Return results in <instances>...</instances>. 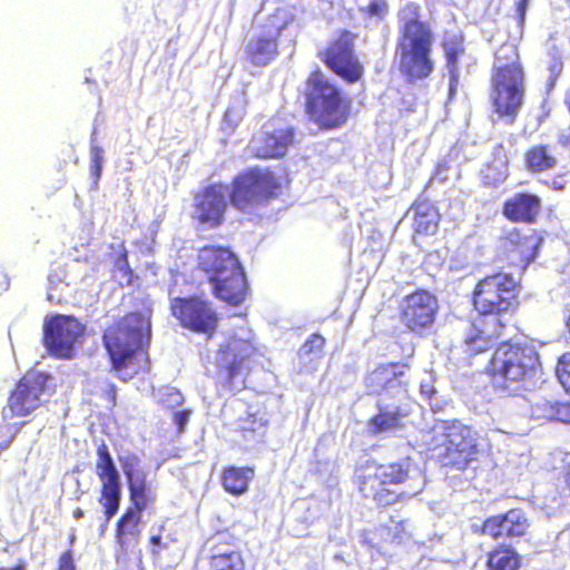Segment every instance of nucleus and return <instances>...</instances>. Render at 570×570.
Here are the masks:
<instances>
[{
    "mask_svg": "<svg viewBox=\"0 0 570 570\" xmlns=\"http://www.w3.org/2000/svg\"><path fill=\"white\" fill-rule=\"evenodd\" d=\"M413 210V232L419 235H433L438 232L441 214L432 202L426 198L415 199L411 206Z\"/></svg>",
    "mask_w": 570,
    "mask_h": 570,
    "instance_id": "cd10ccee",
    "label": "nucleus"
},
{
    "mask_svg": "<svg viewBox=\"0 0 570 570\" xmlns=\"http://www.w3.org/2000/svg\"><path fill=\"white\" fill-rule=\"evenodd\" d=\"M522 558L510 544H497L487 553V570H520Z\"/></svg>",
    "mask_w": 570,
    "mask_h": 570,
    "instance_id": "7c9ffc66",
    "label": "nucleus"
},
{
    "mask_svg": "<svg viewBox=\"0 0 570 570\" xmlns=\"http://www.w3.org/2000/svg\"><path fill=\"white\" fill-rule=\"evenodd\" d=\"M443 50L448 70L451 75L455 76L458 73L459 57L464 52L463 45L461 40L453 39L443 43Z\"/></svg>",
    "mask_w": 570,
    "mask_h": 570,
    "instance_id": "72a5a7b5",
    "label": "nucleus"
},
{
    "mask_svg": "<svg viewBox=\"0 0 570 570\" xmlns=\"http://www.w3.org/2000/svg\"><path fill=\"white\" fill-rule=\"evenodd\" d=\"M410 367L409 361L379 364L364 376L367 394L382 395L394 390L396 395L406 397L407 383L403 377Z\"/></svg>",
    "mask_w": 570,
    "mask_h": 570,
    "instance_id": "5701e85b",
    "label": "nucleus"
},
{
    "mask_svg": "<svg viewBox=\"0 0 570 570\" xmlns=\"http://www.w3.org/2000/svg\"><path fill=\"white\" fill-rule=\"evenodd\" d=\"M0 570H27V562L26 560L20 559L13 567L0 568Z\"/></svg>",
    "mask_w": 570,
    "mask_h": 570,
    "instance_id": "8fccbe9b",
    "label": "nucleus"
},
{
    "mask_svg": "<svg viewBox=\"0 0 570 570\" xmlns=\"http://www.w3.org/2000/svg\"><path fill=\"white\" fill-rule=\"evenodd\" d=\"M357 35L348 29H340L327 46L318 52L321 61L346 83L363 79L365 68L355 51Z\"/></svg>",
    "mask_w": 570,
    "mask_h": 570,
    "instance_id": "f8f14e48",
    "label": "nucleus"
},
{
    "mask_svg": "<svg viewBox=\"0 0 570 570\" xmlns=\"http://www.w3.org/2000/svg\"><path fill=\"white\" fill-rule=\"evenodd\" d=\"M550 69L558 76L562 70V62L560 60L554 61Z\"/></svg>",
    "mask_w": 570,
    "mask_h": 570,
    "instance_id": "3c124183",
    "label": "nucleus"
},
{
    "mask_svg": "<svg viewBox=\"0 0 570 570\" xmlns=\"http://www.w3.org/2000/svg\"><path fill=\"white\" fill-rule=\"evenodd\" d=\"M501 212L510 223L533 225L542 213V199L530 191H518L503 202Z\"/></svg>",
    "mask_w": 570,
    "mask_h": 570,
    "instance_id": "393cba45",
    "label": "nucleus"
},
{
    "mask_svg": "<svg viewBox=\"0 0 570 570\" xmlns=\"http://www.w3.org/2000/svg\"><path fill=\"white\" fill-rule=\"evenodd\" d=\"M354 483L360 495L379 508L404 503L422 491L409 456L361 466Z\"/></svg>",
    "mask_w": 570,
    "mask_h": 570,
    "instance_id": "7ed1b4c3",
    "label": "nucleus"
},
{
    "mask_svg": "<svg viewBox=\"0 0 570 570\" xmlns=\"http://www.w3.org/2000/svg\"><path fill=\"white\" fill-rule=\"evenodd\" d=\"M197 267L207 275L213 295L229 306H240L249 283L237 255L226 246L205 245L197 252Z\"/></svg>",
    "mask_w": 570,
    "mask_h": 570,
    "instance_id": "423d86ee",
    "label": "nucleus"
},
{
    "mask_svg": "<svg viewBox=\"0 0 570 570\" xmlns=\"http://www.w3.org/2000/svg\"><path fill=\"white\" fill-rule=\"evenodd\" d=\"M164 529H165V525L160 524L159 532L157 534H153L149 537V543L153 546V548L150 549V552L154 556L159 554L160 548L165 547V544L163 543L161 534H160Z\"/></svg>",
    "mask_w": 570,
    "mask_h": 570,
    "instance_id": "a18cd8bd",
    "label": "nucleus"
},
{
    "mask_svg": "<svg viewBox=\"0 0 570 570\" xmlns=\"http://www.w3.org/2000/svg\"><path fill=\"white\" fill-rule=\"evenodd\" d=\"M325 346V338L318 334H312L299 347V355L309 356L315 353H320L323 351Z\"/></svg>",
    "mask_w": 570,
    "mask_h": 570,
    "instance_id": "c9c22d12",
    "label": "nucleus"
},
{
    "mask_svg": "<svg viewBox=\"0 0 570 570\" xmlns=\"http://www.w3.org/2000/svg\"><path fill=\"white\" fill-rule=\"evenodd\" d=\"M397 37L394 58L400 73L409 82L429 78L435 69V35L419 2L407 1L396 13Z\"/></svg>",
    "mask_w": 570,
    "mask_h": 570,
    "instance_id": "f03ea898",
    "label": "nucleus"
},
{
    "mask_svg": "<svg viewBox=\"0 0 570 570\" xmlns=\"http://www.w3.org/2000/svg\"><path fill=\"white\" fill-rule=\"evenodd\" d=\"M284 188V179L269 167H249L233 177L228 194L223 183L196 190L190 216L197 225L215 229L225 223L228 205L243 215H257L281 197Z\"/></svg>",
    "mask_w": 570,
    "mask_h": 570,
    "instance_id": "f257e3e1",
    "label": "nucleus"
},
{
    "mask_svg": "<svg viewBox=\"0 0 570 570\" xmlns=\"http://www.w3.org/2000/svg\"><path fill=\"white\" fill-rule=\"evenodd\" d=\"M522 281L508 272H494L481 277L470 293L476 315L507 322L520 307Z\"/></svg>",
    "mask_w": 570,
    "mask_h": 570,
    "instance_id": "1a4fd4ad",
    "label": "nucleus"
},
{
    "mask_svg": "<svg viewBox=\"0 0 570 570\" xmlns=\"http://www.w3.org/2000/svg\"><path fill=\"white\" fill-rule=\"evenodd\" d=\"M150 331V317L137 311L125 314L105 330L104 345L115 371L121 373L134 364L140 353L146 355Z\"/></svg>",
    "mask_w": 570,
    "mask_h": 570,
    "instance_id": "6e6552de",
    "label": "nucleus"
},
{
    "mask_svg": "<svg viewBox=\"0 0 570 570\" xmlns=\"http://www.w3.org/2000/svg\"><path fill=\"white\" fill-rule=\"evenodd\" d=\"M121 468L128 484L130 501L128 508L142 513L156 501V493L147 480V472L140 466L136 455L127 456L121 461Z\"/></svg>",
    "mask_w": 570,
    "mask_h": 570,
    "instance_id": "b1692460",
    "label": "nucleus"
},
{
    "mask_svg": "<svg viewBox=\"0 0 570 570\" xmlns=\"http://www.w3.org/2000/svg\"><path fill=\"white\" fill-rule=\"evenodd\" d=\"M558 144L570 151V126L559 132Z\"/></svg>",
    "mask_w": 570,
    "mask_h": 570,
    "instance_id": "49530a36",
    "label": "nucleus"
},
{
    "mask_svg": "<svg viewBox=\"0 0 570 570\" xmlns=\"http://www.w3.org/2000/svg\"><path fill=\"white\" fill-rule=\"evenodd\" d=\"M119 253L112 258V263L117 271H119L126 278L127 285L132 283L134 271L131 269L128 261V250L125 246V243L121 242Z\"/></svg>",
    "mask_w": 570,
    "mask_h": 570,
    "instance_id": "f704fd0d",
    "label": "nucleus"
},
{
    "mask_svg": "<svg viewBox=\"0 0 570 570\" xmlns=\"http://www.w3.org/2000/svg\"><path fill=\"white\" fill-rule=\"evenodd\" d=\"M530 528L531 521L527 512L521 508H511L487 517L481 524L473 525L472 531L497 542H515L527 537Z\"/></svg>",
    "mask_w": 570,
    "mask_h": 570,
    "instance_id": "a211bd4d",
    "label": "nucleus"
},
{
    "mask_svg": "<svg viewBox=\"0 0 570 570\" xmlns=\"http://www.w3.org/2000/svg\"><path fill=\"white\" fill-rule=\"evenodd\" d=\"M50 379L51 375L46 372L26 371L9 391L3 416L8 411L11 419L26 417L40 409L43 404L42 395Z\"/></svg>",
    "mask_w": 570,
    "mask_h": 570,
    "instance_id": "dca6fc26",
    "label": "nucleus"
},
{
    "mask_svg": "<svg viewBox=\"0 0 570 570\" xmlns=\"http://www.w3.org/2000/svg\"><path fill=\"white\" fill-rule=\"evenodd\" d=\"M108 405L115 406L117 403V386L112 382H102L97 392Z\"/></svg>",
    "mask_w": 570,
    "mask_h": 570,
    "instance_id": "ea45409f",
    "label": "nucleus"
},
{
    "mask_svg": "<svg viewBox=\"0 0 570 570\" xmlns=\"http://www.w3.org/2000/svg\"><path fill=\"white\" fill-rule=\"evenodd\" d=\"M364 12L370 17H384L387 12V3L385 0H372Z\"/></svg>",
    "mask_w": 570,
    "mask_h": 570,
    "instance_id": "a19ab883",
    "label": "nucleus"
},
{
    "mask_svg": "<svg viewBox=\"0 0 570 570\" xmlns=\"http://www.w3.org/2000/svg\"><path fill=\"white\" fill-rule=\"evenodd\" d=\"M428 451L441 466L458 471L472 468L482 453L478 432L459 421L443 423L433 433Z\"/></svg>",
    "mask_w": 570,
    "mask_h": 570,
    "instance_id": "9d476101",
    "label": "nucleus"
},
{
    "mask_svg": "<svg viewBox=\"0 0 570 570\" xmlns=\"http://www.w3.org/2000/svg\"><path fill=\"white\" fill-rule=\"evenodd\" d=\"M75 540H76L75 534L69 535V548H72Z\"/></svg>",
    "mask_w": 570,
    "mask_h": 570,
    "instance_id": "864d4df0",
    "label": "nucleus"
},
{
    "mask_svg": "<svg viewBox=\"0 0 570 570\" xmlns=\"http://www.w3.org/2000/svg\"><path fill=\"white\" fill-rule=\"evenodd\" d=\"M484 372L497 389L517 395L541 374L540 354L533 344L509 338L494 346Z\"/></svg>",
    "mask_w": 570,
    "mask_h": 570,
    "instance_id": "39448f33",
    "label": "nucleus"
},
{
    "mask_svg": "<svg viewBox=\"0 0 570 570\" xmlns=\"http://www.w3.org/2000/svg\"><path fill=\"white\" fill-rule=\"evenodd\" d=\"M265 426V422L261 419H257L255 415L250 414L244 420V424L242 425V431L244 435L247 432H255L256 428Z\"/></svg>",
    "mask_w": 570,
    "mask_h": 570,
    "instance_id": "c03bdc74",
    "label": "nucleus"
},
{
    "mask_svg": "<svg viewBox=\"0 0 570 570\" xmlns=\"http://www.w3.org/2000/svg\"><path fill=\"white\" fill-rule=\"evenodd\" d=\"M495 148H497V149H502V150H503V149H504V146H503V144H499Z\"/></svg>",
    "mask_w": 570,
    "mask_h": 570,
    "instance_id": "6e6d98bb",
    "label": "nucleus"
},
{
    "mask_svg": "<svg viewBox=\"0 0 570 570\" xmlns=\"http://www.w3.org/2000/svg\"><path fill=\"white\" fill-rule=\"evenodd\" d=\"M411 540V533L404 521H392L390 524H381L363 542L370 549L385 554L389 548H399Z\"/></svg>",
    "mask_w": 570,
    "mask_h": 570,
    "instance_id": "a878e982",
    "label": "nucleus"
},
{
    "mask_svg": "<svg viewBox=\"0 0 570 570\" xmlns=\"http://www.w3.org/2000/svg\"><path fill=\"white\" fill-rule=\"evenodd\" d=\"M501 240L509 265L519 268L521 274L535 262L544 243L541 230L533 229L527 234L518 227L507 232Z\"/></svg>",
    "mask_w": 570,
    "mask_h": 570,
    "instance_id": "412c9836",
    "label": "nucleus"
},
{
    "mask_svg": "<svg viewBox=\"0 0 570 570\" xmlns=\"http://www.w3.org/2000/svg\"><path fill=\"white\" fill-rule=\"evenodd\" d=\"M409 348H410L409 356H412V355L414 354V350H415V347H414V345H413V344H411Z\"/></svg>",
    "mask_w": 570,
    "mask_h": 570,
    "instance_id": "5fc2aeb1",
    "label": "nucleus"
},
{
    "mask_svg": "<svg viewBox=\"0 0 570 570\" xmlns=\"http://www.w3.org/2000/svg\"><path fill=\"white\" fill-rule=\"evenodd\" d=\"M102 165H104V149L99 146L91 147V161H90V170L94 177L95 183L101 177L102 174Z\"/></svg>",
    "mask_w": 570,
    "mask_h": 570,
    "instance_id": "4c0bfd02",
    "label": "nucleus"
},
{
    "mask_svg": "<svg viewBox=\"0 0 570 570\" xmlns=\"http://www.w3.org/2000/svg\"><path fill=\"white\" fill-rule=\"evenodd\" d=\"M259 354V347L253 338L228 336L216 351V371L213 375L216 386L228 391L245 387Z\"/></svg>",
    "mask_w": 570,
    "mask_h": 570,
    "instance_id": "9b49d317",
    "label": "nucleus"
},
{
    "mask_svg": "<svg viewBox=\"0 0 570 570\" xmlns=\"http://www.w3.org/2000/svg\"><path fill=\"white\" fill-rule=\"evenodd\" d=\"M505 328L507 322L476 315L463 332L461 347L469 356L485 353L503 335Z\"/></svg>",
    "mask_w": 570,
    "mask_h": 570,
    "instance_id": "4be33fe9",
    "label": "nucleus"
},
{
    "mask_svg": "<svg viewBox=\"0 0 570 570\" xmlns=\"http://www.w3.org/2000/svg\"><path fill=\"white\" fill-rule=\"evenodd\" d=\"M210 570H245V560L239 550L217 551L208 558Z\"/></svg>",
    "mask_w": 570,
    "mask_h": 570,
    "instance_id": "473e14b6",
    "label": "nucleus"
},
{
    "mask_svg": "<svg viewBox=\"0 0 570 570\" xmlns=\"http://www.w3.org/2000/svg\"><path fill=\"white\" fill-rule=\"evenodd\" d=\"M83 334L85 326L75 316L56 314L43 324L42 344L51 356L70 360Z\"/></svg>",
    "mask_w": 570,
    "mask_h": 570,
    "instance_id": "f3484780",
    "label": "nucleus"
},
{
    "mask_svg": "<svg viewBox=\"0 0 570 570\" xmlns=\"http://www.w3.org/2000/svg\"><path fill=\"white\" fill-rule=\"evenodd\" d=\"M56 570H77L73 548L66 549L57 560Z\"/></svg>",
    "mask_w": 570,
    "mask_h": 570,
    "instance_id": "58836bf2",
    "label": "nucleus"
},
{
    "mask_svg": "<svg viewBox=\"0 0 570 570\" xmlns=\"http://www.w3.org/2000/svg\"><path fill=\"white\" fill-rule=\"evenodd\" d=\"M96 474L101 482L98 501L102 507L105 524L118 512L121 502L120 474L105 442L97 446Z\"/></svg>",
    "mask_w": 570,
    "mask_h": 570,
    "instance_id": "6ab92c4d",
    "label": "nucleus"
},
{
    "mask_svg": "<svg viewBox=\"0 0 570 570\" xmlns=\"http://www.w3.org/2000/svg\"><path fill=\"white\" fill-rule=\"evenodd\" d=\"M525 70L519 47L502 42L494 52L489 79V104L499 120L513 125L524 105Z\"/></svg>",
    "mask_w": 570,
    "mask_h": 570,
    "instance_id": "20e7f679",
    "label": "nucleus"
},
{
    "mask_svg": "<svg viewBox=\"0 0 570 570\" xmlns=\"http://www.w3.org/2000/svg\"><path fill=\"white\" fill-rule=\"evenodd\" d=\"M286 29V22L277 16L271 14L259 26L257 33L253 35L245 45L244 55L249 65L266 67L279 55V38Z\"/></svg>",
    "mask_w": 570,
    "mask_h": 570,
    "instance_id": "aec40b11",
    "label": "nucleus"
},
{
    "mask_svg": "<svg viewBox=\"0 0 570 570\" xmlns=\"http://www.w3.org/2000/svg\"><path fill=\"white\" fill-rule=\"evenodd\" d=\"M296 142V129L281 117H272L254 135L247 151L255 159H281Z\"/></svg>",
    "mask_w": 570,
    "mask_h": 570,
    "instance_id": "2eb2a0df",
    "label": "nucleus"
},
{
    "mask_svg": "<svg viewBox=\"0 0 570 570\" xmlns=\"http://www.w3.org/2000/svg\"><path fill=\"white\" fill-rule=\"evenodd\" d=\"M216 543L214 546V549H219L220 546H229L235 543V539L233 535L229 534H219L216 538Z\"/></svg>",
    "mask_w": 570,
    "mask_h": 570,
    "instance_id": "de8ad7c7",
    "label": "nucleus"
},
{
    "mask_svg": "<svg viewBox=\"0 0 570 570\" xmlns=\"http://www.w3.org/2000/svg\"><path fill=\"white\" fill-rule=\"evenodd\" d=\"M190 410H181L174 413V422L177 426V432H183L190 419Z\"/></svg>",
    "mask_w": 570,
    "mask_h": 570,
    "instance_id": "37998d69",
    "label": "nucleus"
},
{
    "mask_svg": "<svg viewBox=\"0 0 570 570\" xmlns=\"http://www.w3.org/2000/svg\"><path fill=\"white\" fill-rule=\"evenodd\" d=\"M169 307L183 328L204 334L207 338L216 334L219 316L210 301L198 295L177 296L170 299Z\"/></svg>",
    "mask_w": 570,
    "mask_h": 570,
    "instance_id": "4468645a",
    "label": "nucleus"
},
{
    "mask_svg": "<svg viewBox=\"0 0 570 570\" xmlns=\"http://www.w3.org/2000/svg\"><path fill=\"white\" fill-rule=\"evenodd\" d=\"M556 371L560 383L570 393V352L559 357Z\"/></svg>",
    "mask_w": 570,
    "mask_h": 570,
    "instance_id": "e433bc0d",
    "label": "nucleus"
},
{
    "mask_svg": "<svg viewBox=\"0 0 570 570\" xmlns=\"http://www.w3.org/2000/svg\"><path fill=\"white\" fill-rule=\"evenodd\" d=\"M553 416L557 421L570 423V403L557 402L553 405Z\"/></svg>",
    "mask_w": 570,
    "mask_h": 570,
    "instance_id": "79ce46f5",
    "label": "nucleus"
},
{
    "mask_svg": "<svg viewBox=\"0 0 570 570\" xmlns=\"http://www.w3.org/2000/svg\"><path fill=\"white\" fill-rule=\"evenodd\" d=\"M141 521L142 513L129 508H126L117 519L115 540L122 550H127L129 546L139 541L141 537Z\"/></svg>",
    "mask_w": 570,
    "mask_h": 570,
    "instance_id": "c85d7f7f",
    "label": "nucleus"
},
{
    "mask_svg": "<svg viewBox=\"0 0 570 570\" xmlns=\"http://www.w3.org/2000/svg\"><path fill=\"white\" fill-rule=\"evenodd\" d=\"M525 168L530 173H543L551 170L557 165V158L551 153L550 146L537 144L529 147L523 155Z\"/></svg>",
    "mask_w": 570,
    "mask_h": 570,
    "instance_id": "2f4dec72",
    "label": "nucleus"
},
{
    "mask_svg": "<svg viewBox=\"0 0 570 570\" xmlns=\"http://www.w3.org/2000/svg\"><path fill=\"white\" fill-rule=\"evenodd\" d=\"M562 480L564 489L567 490L569 497H570V462L564 466L563 473H562Z\"/></svg>",
    "mask_w": 570,
    "mask_h": 570,
    "instance_id": "09e8293b",
    "label": "nucleus"
},
{
    "mask_svg": "<svg viewBox=\"0 0 570 570\" xmlns=\"http://www.w3.org/2000/svg\"><path fill=\"white\" fill-rule=\"evenodd\" d=\"M83 515H85V512H83V510L81 508L78 507V508H75L72 510V517L76 520H79V519L83 518Z\"/></svg>",
    "mask_w": 570,
    "mask_h": 570,
    "instance_id": "603ef678",
    "label": "nucleus"
},
{
    "mask_svg": "<svg viewBox=\"0 0 570 570\" xmlns=\"http://www.w3.org/2000/svg\"><path fill=\"white\" fill-rule=\"evenodd\" d=\"M304 111L321 131L343 128L352 114V99L316 68L305 80Z\"/></svg>",
    "mask_w": 570,
    "mask_h": 570,
    "instance_id": "0eeeda50",
    "label": "nucleus"
},
{
    "mask_svg": "<svg viewBox=\"0 0 570 570\" xmlns=\"http://www.w3.org/2000/svg\"><path fill=\"white\" fill-rule=\"evenodd\" d=\"M377 413L367 421V429L372 434H380L393 430H401L405 426L403 420L409 415V411L401 405H395L389 410L382 401L376 403Z\"/></svg>",
    "mask_w": 570,
    "mask_h": 570,
    "instance_id": "bb28decb",
    "label": "nucleus"
},
{
    "mask_svg": "<svg viewBox=\"0 0 570 570\" xmlns=\"http://www.w3.org/2000/svg\"><path fill=\"white\" fill-rule=\"evenodd\" d=\"M439 299L426 288H416L399 302L397 317L403 328L414 336H428L439 315Z\"/></svg>",
    "mask_w": 570,
    "mask_h": 570,
    "instance_id": "ddd939ff",
    "label": "nucleus"
},
{
    "mask_svg": "<svg viewBox=\"0 0 570 570\" xmlns=\"http://www.w3.org/2000/svg\"><path fill=\"white\" fill-rule=\"evenodd\" d=\"M254 478V466L227 465L222 470L220 484L226 493L240 497L249 490Z\"/></svg>",
    "mask_w": 570,
    "mask_h": 570,
    "instance_id": "c756f323",
    "label": "nucleus"
}]
</instances>
